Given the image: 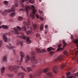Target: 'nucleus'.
<instances>
[{
  "label": "nucleus",
  "instance_id": "obj_5",
  "mask_svg": "<svg viewBox=\"0 0 78 78\" xmlns=\"http://www.w3.org/2000/svg\"><path fill=\"white\" fill-rule=\"evenodd\" d=\"M48 70H49V68H48L44 69L43 71L42 70V69H40L37 72L36 75L37 76H40V75L42 74V71L44 73H46V72H47L48 71Z\"/></svg>",
  "mask_w": 78,
  "mask_h": 78
},
{
  "label": "nucleus",
  "instance_id": "obj_38",
  "mask_svg": "<svg viewBox=\"0 0 78 78\" xmlns=\"http://www.w3.org/2000/svg\"><path fill=\"white\" fill-rule=\"evenodd\" d=\"M19 10L20 11H25V9H20Z\"/></svg>",
  "mask_w": 78,
  "mask_h": 78
},
{
  "label": "nucleus",
  "instance_id": "obj_9",
  "mask_svg": "<svg viewBox=\"0 0 78 78\" xmlns=\"http://www.w3.org/2000/svg\"><path fill=\"white\" fill-rule=\"evenodd\" d=\"M36 50L37 51L38 53H44V52H46V50H45L44 49H43L41 50H40V49L39 48H37Z\"/></svg>",
  "mask_w": 78,
  "mask_h": 78
},
{
  "label": "nucleus",
  "instance_id": "obj_54",
  "mask_svg": "<svg viewBox=\"0 0 78 78\" xmlns=\"http://www.w3.org/2000/svg\"><path fill=\"white\" fill-rule=\"evenodd\" d=\"M40 2H41V0H39Z\"/></svg>",
  "mask_w": 78,
  "mask_h": 78
},
{
  "label": "nucleus",
  "instance_id": "obj_29",
  "mask_svg": "<svg viewBox=\"0 0 78 78\" xmlns=\"http://www.w3.org/2000/svg\"><path fill=\"white\" fill-rule=\"evenodd\" d=\"M29 3H32V4H34V0H28Z\"/></svg>",
  "mask_w": 78,
  "mask_h": 78
},
{
  "label": "nucleus",
  "instance_id": "obj_37",
  "mask_svg": "<svg viewBox=\"0 0 78 78\" xmlns=\"http://www.w3.org/2000/svg\"><path fill=\"white\" fill-rule=\"evenodd\" d=\"M50 53L51 55H53L54 54V51H51L50 52Z\"/></svg>",
  "mask_w": 78,
  "mask_h": 78
},
{
  "label": "nucleus",
  "instance_id": "obj_45",
  "mask_svg": "<svg viewBox=\"0 0 78 78\" xmlns=\"http://www.w3.org/2000/svg\"><path fill=\"white\" fill-rule=\"evenodd\" d=\"M45 29L47 28H48V26L46 25V26H45Z\"/></svg>",
  "mask_w": 78,
  "mask_h": 78
},
{
  "label": "nucleus",
  "instance_id": "obj_2",
  "mask_svg": "<svg viewBox=\"0 0 78 78\" xmlns=\"http://www.w3.org/2000/svg\"><path fill=\"white\" fill-rule=\"evenodd\" d=\"M31 57H30L28 55H27L26 59V63H27L28 61L31 60L32 62H33V63H34V64L32 65V67L34 68V67L36 66V64L37 63L38 61L35 59V55H34V52H31Z\"/></svg>",
  "mask_w": 78,
  "mask_h": 78
},
{
  "label": "nucleus",
  "instance_id": "obj_50",
  "mask_svg": "<svg viewBox=\"0 0 78 78\" xmlns=\"http://www.w3.org/2000/svg\"><path fill=\"white\" fill-rule=\"evenodd\" d=\"M2 22H0V26H1V25H2Z\"/></svg>",
  "mask_w": 78,
  "mask_h": 78
},
{
  "label": "nucleus",
  "instance_id": "obj_12",
  "mask_svg": "<svg viewBox=\"0 0 78 78\" xmlns=\"http://www.w3.org/2000/svg\"><path fill=\"white\" fill-rule=\"evenodd\" d=\"M27 42L28 44H30L31 42V41L30 40V37H27Z\"/></svg>",
  "mask_w": 78,
  "mask_h": 78
},
{
  "label": "nucleus",
  "instance_id": "obj_15",
  "mask_svg": "<svg viewBox=\"0 0 78 78\" xmlns=\"http://www.w3.org/2000/svg\"><path fill=\"white\" fill-rule=\"evenodd\" d=\"M26 1H27V0H22L20 4L21 5V6L23 8L24 7V4L23 3H25Z\"/></svg>",
  "mask_w": 78,
  "mask_h": 78
},
{
  "label": "nucleus",
  "instance_id": "obj_39",
  "mask_svg": "<svg viewBox=\"0 0 78 78\" xmlns=\"http://www.w3.org/2000/svg\"><path fill=\"white\" fill-rule=\"evenodd\" d=\"M40 20H41L42 21L44 20V19L42 17H40Z\"/></svg>",
  "mask_w": 78,
  "mask_h": 78
},
{
  "label": "nucleus",
  "instance_id": "obj_22",
  "mask_svg": "<svg viewBox=\"0 0 78 78\" xmlns=\"http://www.w3.org/2000/svg\"><path fill=\"white\" fill-rule=\"evenodd\" d=\"M61 44H59L58 45V48L57 49V51H59V50H62V48H61Z\"/></svg>",
  "mask_w": 78,
  "mask_h": 78
},
{
  "label": "nucleus",
  "instance_id": "obj_55",
  "mask_svg": "<svg viewBox=\"0 0 78 78\" xmlns=\"http://www.w3.org/2000/svg\"><path fill=\"white\" fill-rule=\"evenodd\" d=\"M0 28H2V27H1V26H0Z\"/></svg>",
  "mask_w": 78,
  "mask_h": 78
},
{
  "label": "nucleus",
  "instance_id": "obj_13",
  "mask_svg": "<svg viewBox=\"0 0 78 78\" xmlns=\"http://www.w3.org/2000/svg\"><path fill=\"white\" fill-rule=\"evenodd\" d=\"M5 70V67H3L1 69V73L2 75H3Z\"/></svg>",
  "mask_w": 78,
  "mask_h": 78
},
{
  "label": "nucleus",
  "instance_id": "obj_49",
  "mask_svg": "<svg viewBox=\"0 0 78 78\" xmlns=\"http://www.w3.org/2000/svg\"><path fill=\"white\" fill-rule=\"evenodd\" d=\"M61 78H65V77L64 76H62Z\"/></svg>",
  "mask_w": 78,
  "mask_h": 78
},
{
  "label": "nucleus",
  "instance_id": "obj_28",
  "mask_svg": "<svg viewBox=\"0 0 78 78\" xmlns=\"http://www.w3.org/2000/svg\"><path fill=\"white\" fill-rule=\"evenodd\" d=\"M16 16V13L15 12H13L11 14V17H14Z\"/></svg>",
  "mask_w": 78,
  "mask_h": 78
},
{
  "label": "nucleus",
  "instance_id": "obj_24",
  "mask_svg": "<svg viewBox=\"0 0 78 78\" xmlns=\"http://www.w3.org/2000/svg\"><path fill=\"white\" fill-rule=\"evenodd\" d=\"M73 43H75V44H78V40L74 39L73 41Z\"/></svg>",
  "mask_w": 78,
  "mask_h": 78
},
{
  "label": "nucleus",
  "instance_id": "obj_7",
  "mask_svg": "<svg viewBox=\"0 0 78 78\" xmlns=\"http://www.w3.org/2000/svg\"><path fill=\"white\" fill-rule=\"evenodd\" d=\"M64 58V56L63 55H60L57 58H55L54 60V61L56 62L58 61H61L63 60Z\"/></svg>",
  "mask_w": 78,
  "mask_h": 78
},
{
  "label": "nucleus",
  "instance_id": "obj_43",
  "mask_svg": "<svg viewBox=\"0 0 78 78\" xmlns=\"http://www.w3.org/2000/svg\"><path fill=\"white\" fill-rule=\"evenodd\" d=\"M15 6H16V7H18V6L19 5H18V4H15Z\"/></svg>",
  "mask_w": 78,
  "mask_h": 78
},
{
  "label": "nucleus",
  "instance_id": "obj_26",
  "mask_svg": "<svg viewBox=\"0 0 78 78\" xmlns=\"http://www.w3.org/2000/svg\"><path fill=\"white\" fill-rule=\"evenodd\" d=\"M7 76L8 77H10L11 78V77H12V76H14V74H7Z\"/></svg>",
  "mask_w": 78,
  "mask_h": 78
},
{
  "label": "nucleus",
  "instance_id": "obj_36",
  "mask_svg": "<svg viewBox=\"0 0 78 78\" xmlns=\"http://www.w3.org/2000/svg\"><path fill=\"white\" fill-rule=\"evenodd\" d=\"M64 53L65 55H67V52L66 51H64Z\"/></svg>",
  "mask_w": 78,
  "mask_h": 78
},
{
  "label": "nucleus",
  "instance_id": "obj_53",
  "mask_svg": "<svg viewBox=\"0 0 78 78\" xmlns=\"http://www.w3.org/2000/svg\"><path fill=\"white\" fill-rule=\"evenodd\" d=\"M76 55H77V53H78V51H77L76 52Z\"/></svg>",
  "mask_w": 78,
  "mask_h": 78
},
{
  "label": "nucleus",
  "instance_id": "obj_56",
  "mask_svg": "<svg viewBox=\"0 0 78 78\" xmlns=\"http://www.w3.org/2000/svg\"><path fill=\"white\" fill-rule=\"evenodd\" d=\"M0 12H1V10H0Z\"/></svg>",
  "mask_w": 78,
  "mask_h": 78
},
{
  "label": "nucleus",
  "instance_id": "obj_51",
  "mask_svg": "<svg viewBox=\"0 0 78 78\" xmlns=\"http://www.w3.org/2000/svg\"><path fill=\"white\" fill-rule=\"evenodd\" d=\"M71 38L72 39H73V36H71Z\"/></svg>",
  "mask_w": 78,
  "mask_h": 78
},
{
  "label": "nucleus",
  "instance_id": "obj_40",
  "mask_svg": "<svg viewBox=\"0 0 78 78\" xmlns=\"http://www.w3.org/2000/svg\"><path fill=\"white\" fill-rule=\"evenodd\" d=\"M40 36V34H36V37H39Z\"/></svg>",
  "mask_w": 78,
  "mask_h": 78
},
{
  "label": "nucleus",
  "instance_id": "obj_30",
  "mask_svg": "<svg viewBox=\"0 0 78 78\" xmlns=\"http://www.w3.org/2000/svg\"><path fill=\"white\" fill-rule=\"evenodd\" d=\"M19 44H20L21 46L23 45V43H22V41H18L17 43V45H19Z\"/></svg>",
  "mask_w": 78,
  "mask_h": 78
},
{
  "label": "nucleus",
  "instance_id": "obj_33",
  "mask_svg": "<svg viewBox=\"0 0 78 78\" xmlns=\"http://www.w3.org/2000/svg\"><path fill=\"white\" fill-rule=\"evenodd\" d=\"M3 2L4 3V4H5V5H7L8 4V2L6 1H4Z\"/></svg>",
  "mask_w": 78,
  "mask_h": 78
},
{
  "label": "nucleus",
  "instance_id": "obj_46",
  "mask_svg": "<svg viewBox=\"0 0 78 78\" xmlns=\"http://www.w3.org/2000/svg\"><path fill=\"white\" fill-rule=\"evenodd\" d=\"M36 17L37 19H39V16L37 15H36Z\"/></svg>",
  "mask_w": 78,
  "mask_h": 78
},
{
  "label": "nucleus",
  "instance_id": "obj_32",
  "mask_svg": "<svg viewBox=\"0 0 78 78\" xmlns=\"http://www.w3.org/2000/svg\"><path fill=\"white\" fill-rule=\"evenodd\" d=\"M23 19V17L22 16H19L18 17V20L20 21H21V20H22Z\"/></svg>",
  "mask_w": 78,
  "mask_h": 78
},
{
  "label": "nucleus",
  "instance_id": "obj_23",
  "mask_svg": "<svg viewBox=\"0 0 78 78\" xmlns=\"http://www.w3.org/2000/svg\"><path fill=\"white\" fill-rule=\"evenodd\" d=\"M3 61L4 62H7V56H5L3 57Z\"/></svg>",
  "mask_w": 78,
  "mask_h": 78
},
{
  "label": "nucleus",
  "instance_id": "obj_47",
  "mask_svg": "<svg viewBox=\"0 0 78 78\" xmlns=\"http://www.w3.org/2000/svg\"><path fill=\"white\" fill-rule=\"evenodd\" d=\"M39 12L40 13H42V11H39Z\"/></svg>",
  "mask_w": 78,
  "mask_h": 78
},
{
  "label": "nucleus",
  "instance_id": "obj_41",
  "mask_svg": "<svg viewBox=\"0 0 78 78\" xmlns=\"http://www.w3.org/2000/svg\"><path fill=\"white\" fill-rule=\"evenodd\" d=\"M70 75V73H68L66 74V75H67V76H69V75Z\"/></svg>",
  "mask_w": 78,
  "mask_h": 78
},
{
  "label": "nucleus",
  "instance_id": "obj_25",
  "mask_svg": "<svg viewBox=\"0 0 78 78\" xmlns=\"http://www.w3.org/2000/svg\"><path fill=\"white\" fill-rule=\"evenodd\" d=\"M44 24H42L40 27V30H43V28H44Z\"/></svg>",
  "mask_w": 78,
  "mask_h": 78
},
{
  "label": "nucleus",
  "instance_id": "obj_42",
  "mask_svg": "<svg viewBox=\"0 0 78 78\" xmlns=\"http://www.w3.org/2000/svg\"><path fill=\"white\" fill-rule=\"evenodd\" d=\"M13 51L14 55H16V52H15L16 51L14 50H13Z\"/></svg>",
  "mask_w": 78,
  "mask_h": 78
},
{
  "label": "nucleus",
  "instance_id": "obj_44",
  "mask_svg": "<svg viewBox=\"0 0 78 78\" xmlns=\"http://www.w3.org/2000/svg\"><path fill=\"white\" fill-rule=\"evenodd\" d=\"M48 32V31H45V34H47Z\"/></svg>",
  "mask_w": 78,
  "mask_h": 78
},
{
  "label": "nucleus",
  "instance_id": "obj_6",
  "mask_svg": "<svg viewBox=\"0 0 78 78\" xmlns=\"http://www.w3.org/2000/svg\"><path fill=\"white\" fill-rule=\"evenodd\" d=\"M32 10L33 11V12L32 13H31L30 15V16L31 17L32 19H34V15H35V13H36V10L35 9V6L33 5H32Z\"/></svg>",
  "mask_w": 78,
  "mask_h": 78
},
{
  "label": "nucleus",
  "instance_id": "obj_52",
  "mask_svg": "<svg viewBox=\"0 0 78 78\" xmlns=\"http://www.w3.org/2000/svg\"><path fill=\"white\" fill-rule=\"evenodd\" d=\"M68 78H72V76H70Z\"/></svg>",
  "mask_w": 78,
  "mask_h": 78
},
{
  "label": "nucleus",
  "instance_id": "obj_18",
  "mask_svg": "<svg viewBox=\"0 0 78 78\" xmlns=\"http://www.w3.org/2000/svg\"><path fill=\"white\" fill-rule=\"evenodd\" d=\"M6 47L7 48H9V49H13L14 48H15V47H14V46H12L10 47L8 45H7Z\"/></svg>",
  "mask_w": 78,
  "mask_h": 78
},
{
  "label": "nucleus",
  "instance_id": "obj_19",
  "mask_svg": "<svg viewBox=\"0 0 78 78\" xmlns=\"http://www.w3.org/2000/svg\"><path fill=\"white\" fill-rule=\"evenodd\" d=\"M30 30L27 32V34H30L32 33V27H30Z\"/></svg>",
  "mask_w": 78,
  "mask_h": 78
},
{
  "label": "nucleus",
  "instance_id": "obj_20",
  "mask_svg": "<svg viewBox=\"0 0 78 78\" xmlns=\"http://www.w3.org/2000/svg\"><path fill=\"white\" fill-rule=\"evenodd\" d=\"M33 28H34V30H36L37 29V25L36 24H32Z\"/></svg>",
  "mask_w": 78,
  "mask_h": 78
},
{
  "label": "nucleus",
  "instance_id": "obj_1",
  "mask_svg": "<svg viewBox=\"0 0 78 78\" xmlns=\"http://www.w3.org/2000/svg\"><path fill=\"white\" fill-rule=\"evenodd\" d=\"M20 55H21L20 61L17 60L16 62L17 64L20 66V67L16 65H14L13 66H10L8 67V69L9 70H10V71H13L16 74H17V73H18L17 72H18V69H19L20 67L22 69L23 71H24V72H27V70H26L22 66H21V64H22L21 62H22L23 59V58L25 56V54L23 52L21 51L20 52Z\"/></svg>",
  "mask_w": 78,
  "mask_h": 78
},
{
  "label": "nucleus",
  "instance_id": "obj_48",
  "mask_svg": "<svg viewBox=\"0 0 78 78\" xmlns=\"http://www.w3.org/2000/svg\"><path fill=\"white\" fill-rule=\"evenodd\" d=\"M60 68L61 69H63V68H64V67L63 66H62Z\"/></svg>",
  "mask_w": 78,
  "mask_h": 78
},
{
  "label": "nucleus",
  "instance_id": "obj_34",
  "mask_svg": "<svg viewBox=\"0 0 78 78\" xmlns=\"http://www.w3.org/2000/svg\"><path fill=\"white\" fill-rule=\"evenodd\" d=\"M27 70L28 72H30V71H31V70H32V69L29 67L27 68Z\"/></svg>",
  "mask_w": 78,
  "mask_h": 78
},
{
  "label": "nucleus",
  "instance_id": "obj_31",
  "mask_svg": "<svg viewBox=\"0 0 78 78\" xmlns=\"http://www.w3.org/2000/svg\"><path fill=\"white\" fill-rule=\"evenodd\" d=\"M63 42L64 44L63 47H65L67 45V44L66 43V42H65V41L64 40L63 41Z\"/></svg>",
  "mask_w": 78,
  "mask_h": 78
},
{
  "label": "nucleus",
  "instance_id": "obj_27",
  "mask_svg": "<svg viewBox=\"0 0 78 78\" xmlns=\"http://www.w3.org/2000/svg\"><path fill=\"white\" fill-rule=\"evenodd\" d=\"M2 27L3 28H4V29H8V27L7 26L4 25L2 26Z\"/></svg>",
  "mask_w": 78,
  "mask_h": 78
},
{
  "label": "nucleus",
  "instance_id": "obj_11",
  "mask_svg": "<svg viewBox=\"0 0 78 78\" xmlns=\"http://www.w3.org/2000/svg\"><path fill=\"white\" fill-rule=\"evenodd\" d=\"M30 7L29 6H26V7L25 9L26 10V13L27 14V17H29V16H28V10L30 9Z\"/></svg>",
  "mask_w": 78,
  "mask_h": 78
},
{
  "label": "nucleus",
  "instance_id": "obj_21",
  "mask_svg": "<svg viewBox=\"0 0 78 78\" xmlns=\"http://www.w3.org/2000/svg\"><path fill=\"white\" fill-rule=\"evenodd\" d=\"M23 34L22 36H20V38H22L23 39H24V40H26V36L24 35V34L23 33H22Z\"/></svg>",
  "mask_w": 78,
  "mask_h": 78
},
{
  "label": "nucleus",
  "instance_id": "obj_8",
  "mask_svg": "<svg viewBox=\"0 0 78 78\" xmlns=\"http://www.w3.org/2000/svg\"><path fill=\"white\" fill-rule=\"evenodd\" d=\"M23 23L24 25H25L26 27L28 28V29H29V28H30V27L29 26H30V18H28L27 20V22L24 21Z\"/></svg>",
  "mask_w": 78,
  "mask_h": 78
},
{
  "label": "nucleus",
  "instance_id": "obj_16",
  "mask_svg": "<svg viewBox=\"0 0 78 78\" xmlns=\"http://www.w3.org/2000/svg\"><path fill=\"white\" fill-rule=\"evenodd\" d=\"M3 38L4 42H6L8 40V38H7V37H6V36L5 35H3Z\"/></svg>",
  "mask_w": 78,
  "mask_h": 78
},
{
  "label": "nucleus",
  "instance_id": "obj_3",
  "mask_svg": "<svg viewBox=\"0 0 78 78\" xmlns=\"http://www.w3.org/2000/svg\"><path fill=\"white\" fill-rule=\"evenodd\" d=\"M21 29L22 30L25 31V32H27V28H26V27L25 26L22 27L21 28L19 26H17L16 27H15L13 28L14 31L12 30L11 32L12 33V34H19L20 33V31L21 30Z\"/></svg>",
  "mask_w": 78,
  "mask_h": 78
},
{
  "label": "nucleus",
  "instance_id": "obj_17",
  "mask_svg": "<svg viewBox=\"0 0 78 78\" xmlns=\"http://www.w3.org/2000/svg\"><path fill=\"white\" fill-rule=\"evenodd\" d=\"M51 50H55V49L53 48L50 47L47 48V51H51Z\"/></svg>",
  "mask_w": 78,
  "mask_h": 78
},
{
  "label": "nucleus",
  "instance_id": "obj_4",
  "mask_svg": "<svg viewBox=\"0 0 78 78\" xmlns=\"http://www.w3.org/2000/svg\"><path fill=\"white\" fill-rule=\"evenodd\" d=\"M15 9H16L15 7H12V8L11 9L5 10L4 12H3L2 13V14L3 16H6L8 14V12H12H12L15 11Z\"/></svg>",
  "mask_w": 78,
  "mask_h": 78
},
{
  "label": "nucleus",
  "instance_id": "obj_14",
  "mask_svg": "<svg viewBox=\"0 0 78 78\" xmlns=\"http://www.w3.org/2000/svg\"><path fill=\"white\" fill-rule=\"evenodd\" d=\"M47 76H48V78L49 76L51 77H53V74L51 72H49L47 74Z\"/></svg>",
  "mask_w": 78,
  "mask_h": 78
},
{
  "label": "nucleus",
  "instance_id": "obj_58",
  "mask_svg": "<svg viewBox=\"0 0 78 78\" xmlns=\"http://www.w3.org/2000/svg\"><path fill=\"white\" fill-rule=\"evenodd\" d=\"M21 34H22V33H21Z\"/></svg>",
  "mask_w": 78,
  "mask_h": 78
},
{
  "label": "nucleus",
  "instance_id": "obj_57",
  "mask_svg": "<svg viewBox=\"0 0 78 78\" xmlns=\"http://www.w3.org/2000/svg\"><path fill=\"white\" fill-rule=\"evenodd\" d=\"M9 45H11V44H9Z\"/></svg>",
  "mask_w": 78,
  "mask_h": 78
},
{
  "label": "nucleus",
  "instance_id": "obj_35",
  "mask_svg": "<svg viewBox=\"0 0 78 78\" xmlns=\"http://www.w3.org/2000/svg\"><path fill=\"white\" fill-rule=\"evenodd\" d=\"M2 41L0 40V47L2 46Z\"/></svg>",
  "mask_w": 78,
  "mask_h": 78
},
{
  "label": "nucleus",
  "instance_id": "obj_10",
  "mask_svg": "<svg viewBox=\"0 0 78 78\" xmlns=\"http://www.w3.org/2000/svg\"><path fill=\"white\" fill-rule=\"evenodd\" d=\"M58 69V66H56L53 67V71L55 73H57V69Z\"/></svg>",
  "mask_w": 78,
  "mask_h": 78
}]
</instances>
